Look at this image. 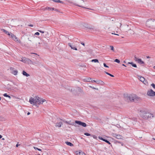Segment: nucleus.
<instances>
[{"mask_svg": "<svg viewBox=\"0 0 155 155\" xmlns=\"http://www.w3.org/2000/svg\"><path fill=\"white\" fill-rule=\"evenodd\" d=\"M35 99L32 97L30 98L29 102L31 104H33V105L36 106L37 103L38 104H42V103L46 101L45 99H43L37 96H35Z\"/></svg>", "mask_w": 155, "mask_h": 155, "instance_id": "f257e3e1", "label": "nucleus"}, {"mask_svg": "<svg viewBox=\"0 0 155 155\" xmlns=\"http://www.w3.org/2000/svg\"><path fill=\"white\" fill-rule=\"evenodd\" d=\"M140 115L143 118L146 119H151L154 117L153 114L143 110L140 111Z\"/></svg>", "mask_w": 155, "mask_h": 155, "instance_id": "f03ea898", "label": "nucleus"}, {"mask_svg": "<svg viewBox=\"0 0 155 155\" xmlns=\"http://www.w3.org/2000/svg\"><path fill=\"white\" fill-rule=\"evenodd\" d=\"M126 98L127 100H129L130 101H133L135 102H137L140 99V97H138L134 94L127 96Z\"/></svg>", "mask_w": 155, "mask_h": 155, "instance_id": "7ed1b4c3", "label": "nucleus"}, {"mask_svg": "<svg viewBox=\"0 0 155 155\" xmlns=\"http://www.w3.org/2000/svg\"><path fill=\"white\" fill-rule=\"evenodd\" d=\"M146 24L148 27L155 28V20L149 19L146 22Z\"/></svg>", "mask_w": 155, "mask_h": 155, "instance_id": "20e7f679", "label": "nucleus"}, {"mask_svg": "<svg viewBox=\"0 0 155 155\" xmlns=\"http://www.w3.org/2000/svg\"><path fill=\"white\" fill-rule=\"evenodd\" d=\"M12 38V40L15 41L17 43H20L21 41L20 40L18 39L17 37H16L15 35H14L12 33H11L10 36Z\"/></svg>", "mask_w": 155, "mask_h": 155, "instance_id": "39448f33", "label": "nucleus"}, {"mask_svg": "<svg viewBox=\"0 0 155 155\" xmlns=\"http://www.w3.org/2000/svg\"><path fill=\"white\" fill-rule=\"evenodd\" d=\"M147 95L150 96H154L155 95V92L152 89L148 90L147 92Z\"/></svg>", "mask_w": 155, "mask_h": 155, "instance_id": "423d86ee", "label": "nucleus"}, {"mask_svg": "<svg viewBox=\"0 0 155 155\" xmlns=\"http://www.w3.org/2000/svg\"><path fill=\"white\" fill-rule=\"evenodd\" d=\"M75 123L78 124L82 126L85 127L87 126V124L86 123L84 122H82L80 121L75 120Z\"/></svg>", "mask_w": 155, "mask_h": 155, "instance_id": "0eeeda50", "label": "nucleus"}, {"mask_svg": "<svg viewBox=\"0 0 155 155\" xmlns=\"http://www.w3.org/2000/svg\"><path fill=\"white\" fill-rule=\"evenodd\" d=\"M113 136L119 139H122L123 138V137L121 135L117 134H113Z\"/></svg>", "mask_w": 155, "mask_h": 155, "instance_id": "6e6552de", "label": "nucleus"}, {"mask_svg": "<svg viewBox=\"0 0 155 155\" xmlns=\"http://www.w3.org/2000/svg\"><path fill=\"white\" fill-rule=\"evenodd\" d=\"M48 39L45 38H44V39L41 40V42H42V44H43L44 46H46L47 45V43L46 40H48Z\"/></svg>", "mask_w": 155, "mask_h": 155, "instance_id": "1a4fd4ad", "label": "nucleus"}, {"mask_svg": "<svg viewBox=\"0 0 155 155\" xmlns=\"http://www.w3.org/2000/svg\"><path fill=\"white\" fill-rule=\"evenodd\" d=\"M68 45L69 46H70L71 48L73 50H77V49L76 48V47H75L74 46H73L72 45V44L71 43H68Z\"/></svg>", "mask_w": 155, "mask_h": 155, "instance_id": "9d476101", "label": "nucleus"}, {"mask_svg": "<svg viewBox=\"0 0 155 155\" xmlns=\"http://www.w3.org/2000/svg\"><path fill=\"white\" fill-rule=\"evenodd\" d=\"M69 3L71 4H72L73 5H76V6H79V7H82V8H86V9H89L88 8H87L86 7H84L83 6H82L81 5H78V4H76L75 3H74V2H69Z\"/></svg>", "mask_w": 155, "mask_h": 155, "instance_id": "9b49d317", "label": "nucleus"}, {"mask_svg": "<svg viewBox=\"0 0 155 155\" xmlns=\"http://www.w3.org/2000/svg\"><path fill=\"white\" fill-rule=\"evenodd\" d=\"M128 64H131L132 66L134 67H137V66L136 64H135L133 62H128L127 64V65H128Z\"/></svg>", "mask_w": 155, "mask_h": 155, "instance_id": "f8f14e48", "label": "nucleus"}, {"mask_svg": "<svg viewBox=\"0 0 155 155\" xmlns=\"http://www.w3.org/2000/svg\"><path fill=\"white\" fill-rule=\"evenodd\" d=\"M22 74L24 76H25L26 77L29 76L30 75L29 74L27 73L25 71H23L22 72Z\"/></svg>", "mask_w": 155, "mask_h": 155, "instance_id": "ddd939ff", "label": "nucleus"}, {"mask_svg": "<svg viewBox=\"0 0 155 155\" xmlns=\"http://www.w3.org/2000/svg\"><path fill=\"white\" fill-rule=\"evenodd\" d=\"M26 59L27 60H26V63H27L29 64H33L32 61L30 59L28 58H27V59Z\"/></svg>", "mask_w": 155, "mask_h": 155, "instance_id": "4468645a", "label": "nucleus"}, {"mask_svg": "<svg viewBox=\"0 0 155 155\" xmlns=\"http://www.w3.org/2000/svg\"><path fill=\"white\" fill-rule=\"evenodd\" d=\"M26 59H27V58H26L25 57H23V58H22L21 60H20V61L25 63H26V60H27Z\"/></svg>", "mask_w": 155, "mask_h": 155, "instance_id": "2eb2a0df", "label": "nucleus"}, {"mask_svg": "<svg viewBox=\"0 0 155 155\" xmlns=\"http://www.w3.org/2000/svg\"><path fill=\"white\" fill-rule=\"evenodd\" d=\"M96 83L103 85L104 84V83L101 80H98L96 81Z\"/></svg>", "mask_w": 155, "mask_h": 155, "instance_id": "dca6fc26", "label": "nucleus"}, {"mask_svg": "<svg viewBox=\"0 0 155 155\" xmlns=\"http://www.w3.org/2000/svg\"><path fill=\"white\" fill-rule=\"evenodd\" d=\"M62 124V123L61 122H60L59 123H56L55 125L56 127H61V125Z\"/></svg>", "mask_w": 155, "mask_h": 155, "instance_id": "f3484780", "label": "nucleus"}, {"mask_svg": "<svg viewBox=\"0 0 155 155\" xmlns=\"http://www.w3.org/2000/svg\"><path fill=\"white\" fill-rule=\"evenodd\" d=\"M65 143L68 145L69 146H74V145L71 143L70 142H68V141H66L65 142Z\"/></svg>", "mask_w": 155, "mask_h": 155, "instance_id": "a211bd4d", "label": "nucleus"}, {"mask_svg": "<svg viewBox=\"0 0 155 155\" xmlns=\"http://www.w3.org/2000/svg\"><path fill=\"white\" fill-rule=\"evenodd\" d=\"M139 79L140 81L143 82H144L145 79L143 77L141 76H139Z\"/></svg>", "mask_w": 155, "mask_h": 155, "instance_id": "6ab92c4d", "label": "nucleus"}, {"mask_svg": "<svg viewBox=\"0 0 155 155\" xmlns=\"http://www.w3.org/2000/svg\"><path fill=\"white\" fill-rule=\"evenodd\" d=\"M137 62L138 63H139L140 64H144V62L143 61L140 59H138Z\"/></svg>", "mask_w": 155, "mask_h": 155, "instance_id": "aec40b11", "label": "nucleus"}, {"mask_svg": "<svg viewBox=\"0 0 155 155\" xmlns=\"http://www.w3.org/2000/svg\"><path fill=\"white\" fill-rule=\"evenodd\" d=\"M91 78H85L83 80L84 81H86V82H91L90 81V80H91Z\"/></svg>", "mask_w": 155, "mask_h": 155, "instance_id": "412c9836", "label": "nucleus"}, {"mask_svg": "<svg viewBox=\"0 0 155 155\" xmlns=\"http://www.w3.org/2000/svg\"><path fill=\"white\" fill-rule=\"evenodd\" d=\"M54 2H59L63 4L64 2L62 1H61L60 0H53Z\"/></svg>", "mask_w": 155, "mask_h": 155, "instance_id": "4be33fe9", "label": "nucleus"}, {"mask_svg": "<svg viewBox=\"0 0 155 155\" xmlns=\"http://www.w3.org/2000/svg\"><path fill=\"white\" fill-rule=\"evenodd\" d=\"M77 155H85V154L84 152H83L82 151L79 152L78 153H77Z\"/></svg>", "mask_w": 155, "mask_h": 155, "instance_id": "5701e85b", "label": "nucleus"}, {"mask_svg": "<svg viewBox=\"0 0 155 155\" xmlns=\"http://www.w3.org/2000/svg\"><path fill=\"white\" fill-rule=\"evenodd\" d=\"M41 44H42V42H38V44L36 45V48H40L41 47Z\"/></svg>", "mask_w": 155, "mask_h": 155, "instance_id": "b1692460", "label": "nucleus"}, {"mask_svg": "<svg viewBox=\"0 0 155 155\" xmlns=\"http://www.w3.org/2000/svg\"><path fill=\"white\" fill-rule=\"evenodd\" d=\"M18 71L17 70H13L12 72V73L14 75H16L18 73Z\"/></svg>", "mask_w": 155, "mask_h": 155, "instance_id": "393cba45", "label": "nucleus"}, {"mask_svg": "<svg viewBox=\"0 0 155 155\" xmlns=\"http://www.w3.org/2000/svg\"><path fill=\"white\" fill-rule=\"evenodd\" d=\"M92 62H94L95 63L97 62L99 63V61L97 59H94L91 61Z\"/></svg>", "mask_w": 155, "mask_h": 155, "instance_id": "a878e982", "label": "nucleus"}, {"mask_svg": "<svg viewBox=\"0 0 155 155\" xmlns=\"http://www.w3.org/2000/svg\"><path fill=\"white\" fill-rule=\"evenodd\" d=\"M105 73L107 74L110 76L111 77H114V76L113 75H112L111 74H110L107 72L106 71H105Z\"/></svg>", "mask_w": 155, "mask_h": 155, "instance_id": "bb28decb", "label": "nucleus"}, {"mask_svg": "<svg viewBox=\"0 0 155 155\" xmlns=\"http://www.w3.org/2000/svg\"><path fill=\"white\" fill-rule=\"evenodd\" d=\"M64 122H65L66 124H70V125H74V123H70V122H69V121L68 122V121H65Z\"/></svg>", "mask_w": 155, "mask_h": 155, "instance_id": "cd10ccee", "label": "nucleus"}, {"mask_svg": "<svg viewBox=\"0 0 155 155\" xmlns=\"http://www.w3.org/2000/svg\"><path fill=\"white\" fill-rule=\"evenodd\" d=\"M46 9H48L49 10H54V8H50V7H47L46 8Z\"/></svg>", "mask_w": 155, "mask_h": 155, "instance_id": "c85d7f7f", "label": "nucleus"}, {"mask_svg": "<svg viewBox=\"0 0 155 155\" xmlns=\"http://www.w3.org/2000/svg\"><path fill=\"white\" fill-rule=\"evenodd\" d=\"M3 96L4 97H8L9 98H11V97L9 95H7L6 93L4 94H3Z\"/></svg>", "mask_w": 155, "mask_h": 155, "instance_id": "c756f323", "label": "nucleus"}, {"mask_svg": "<svg viewBox=\"0 0 155 155\" xmlns=\"http://www.w3.org/2000/svg\"><path fill=\"white\" fill-rule=\"evenodd\" d=\"M98 138H99L100 139V140H102L104 141V142H105V140H106V139H105L103 138L102 137H100V136H99V137H98Z\"/></svg>", "mask_w": 155, "mask_h": 155, "instance_id": "7c9ffc66", "label": "nucleus"}, {"mask_svg": "<svg viewBox=\"0 0 155 155\" xmlns=\"http://www.w3.org/2000/svg\"><path fill=\"white\" fill-rule=\"evenodd\" d=\"M77 90L79 92H83L82 90L79 87H77Z\"/></svg>", "mask_w": 155, "mask_h": 155, "instance_id": "2f4dec72", "label": "nucleus"}, {"mask_svg": "<svg viewBox=\"0 0 155 155\" xmlns=\"http://www.w3.org/2000/svg\"><path fill=\"white\" fill-rule=\"evenodd\" d=\"M112 140H114V141L115 143H121V142L116 140H114L113 138H112Z\"/></svg>", "mask_w": 155, "mask_h": 155, "instance_id": "473e14b6", "label": "nucleus"}, {"mask_svg": "<svg viewBox=\"0 0 155 155\" xmlns=\"http://www.w3.org/2000/svg\"><path fill=\"white\" fill-rule=\"evenodd\" d=\"M5 33L6 34L8 35L9 36H10V35H11V33H9V32L7 31H6L5 32Z\"/></svg>", "mask_w": 155, "mask_h": 155, "instance_id": "72a5a7b5", "label": "nucleus"}, {"mask_svg": "<svg viewBox=\"0 0 155 155\" xmlns=\"http://www.w3.org/2000/svg\"><path fill=\"white\" fill-rule=\"evenodd\" d=\"M114 61L115 62H117V63H120V61L117 59H116Z\"/></svg>", "mask_w": 155, "mask_h": 155, "instance_id": "f704fd0d", "label": "nucleus"}, {"mask_svg": "<svg viewBox=\"0 0 155 155\" xmlns=\"http://www.w3.org/2000/svg\"><path fill=\"white\" fill-rule=\"evenodd\" d=\"M105 142H106V143H107L109 144L110 145H111V146H112V145L110 143L109 141L107 140H105Z\"/></svg>", "mask_w": 155, "mask_h": 155, "instance_id": "c9c22d12", "label": "nucleus"}, {"mask_svg": "<svg viewBox=\"0 0 155 155\" xmlns=\"http://www.w3.org/2000/svg\"><path fill=\"white\" fill-rule=\"evenodd\" d=\"M34 148L35 150H38L39 151H41V149H39V148H38L37 147H34Z\"/></svg>", "mask_w": 155, "mask_h": 155, "instance_id": "e433bc0d", "label": "nucleus"}, {"mask_svg": "<svg viewBox=\"0 0 155 155\" xmlns=\"http://www.w3.org/2000/svg\"><path fill=\"white\" fill-rule=\"evenodd\" d=\"M134 60H135L136 61H138V59H139V58H137L136 57V56H134Z\"/></svg>", "mask_w": 155, "mask_h": 155, "instance_id": "4c0bfd02", "label": "nucleus"}, {"mask_svg": "<svg viewBox=\"0 0 155 155\" xmlns=\"http://www.w3.org/2000/svg\"><path fill=\"white\" fill-rule=\"evenodd\" d=\"M143 83H144L146 85H148V82H147V80L145 81H145H144V82H143Z\"/></svg>", "mask_w": 155, "mask_h": 155, "instance_id": "58836bf2", "label": "nucleus"}, {"mask_svg": "<svg viewBox=\"0 0 155 155\" xmlns=\"http://www.w3.org/2000/svg\"><path fill=\"white\" fill-rule=\"evenodd\" d=\"M84 134L86 136H91V134L88 133H85Z\"/></svg>", "mask_w": 155, "mask_h": 155, "instance_id": "ea45409f", "label": "nucleus"}, {"mask_svg": "<svg viewBox=\"0 0 155 155\" xmlns=\"http://www.w3.org/2000/svg\"><path fill=\"white\" fill-rule=\"evenodd\" d=\"M89 87L91 88H92V89H96V90H98V89L97 88H95L94 87H92L91 86H89Z\"/></svg>", "mask_w": 155, "mask_h": 155, "instance_id": "a19ab883", "label": "nucleus"}, {"mask_svg": "<svg viewBox=\"0 0 155 155\" xmlns=\"http://www.w3.org/2000/svg\"><path fill=\"white\" fill-rule=\"evenodd\" d=\"M151 86H152L153 88L155 89V85L154 84L152 83L151 84Z\"/></svg>", "mask_w": 155, "mask_h": 155, "instance_id": "79ce46f5", "label": "nucleus"}, {"mask_svg": "<svg viewBox=\"0 0 155 155\" xmlns=\"http://www.w3.org/2000/svg\"><path fill=\"white\" fill-rule=\"evenodd\" d=\"M110 49L111 50H112L113 51H114V47H113V46H110Z\"/></svg>", "mask_w": 155, "mask_h": 155, "instance_id": "37998d69", "label": "nucleus"}, {"mask_svg": "<svg viewBox=\"0 0 155 155\" xmlns=\"http://www.w3.org/2000/svg\"><path fill=\"white\" fill-rule=\"evenodd\" d=\"M69 90H70V91H71V92H72L73 93H74V89H73L72 88H71V89H69Z\"/></svg>", "mask_w": 155, "mask_h": 155, "instance_id": "c03bdc74", "label": "nucleus"}, {"mask_svg": "<svg viewBox=\"0 0 155 155\" xmlns=\"http://www.w3.org/2000/svg\"><path fill=\"white\" fill-rule=\"evenodd\" d=\"M103 64H104V67H106V68H109V67L107 65L106 63H104Z\"/></svg>", "mask_w": 155, "mask_h": 155, "instance_id": "a18cd8bd", "label": "nucleus"}, {"mask_svg": "<svg viewBox=\"0 0 155 155\" xmlns=\"http://www.w3.org/2000/svg\"><path fill=\"white\" fill-rule=\"evenodd\" d=\"M78 40V39H76V38H73V40L75 42H77V40Z\"/></svg>", "mask_w": 155, "mask_h": 155, "instance_id": "49530a36", "label": "nucleus"}, {"mask_svg": "<svg viewBox=\"0 0 155 155\" xmlns=\"http://www.w3.org/2000/svg\"><path fill=\"white\" fill-rule=\"evenodd\" d=\"M92 136L93 137L94 139H96L97 138V137L96 136L92 135Z\"/></svg>", "mask_w": 155, "mask_h": 155, "instance_id": "de8ad7c7", "label": "nucleus"}, {"mask_svg": "<svg viewBox=\"0 0 155 155\" xmlns=\"http://www.w3.org/2000/svg\"><path fill=\"white\" fill-rule=\"evenodd\" d=\"M88 28H89V29H94V27H88Z\"/></svg>", "mask_w": 155, "mask_h": 155, "instance_id": "09e8293b", "label": "nucleus"}, {"mask_svg": "<svg viewBox=\"0 0 155 155\" xmlns=\"http://www.w3.org/2000/svg\"><path fill=\"white\" fill-rule=\"evenodd\" d=\"M1 31H2L5 33V32L6 31V30H5L4 29H1Z\"/></svg>", "mask_w": 155, "mask_h": 155, "instance_id": "8fccbe9b", "label": "nucleus"}, {"mask_svg": "<svg viewBox=\"0 0 155 155\" xmlns=\"http://www.w3.org/2000/svg\"><path fill=\"white\" fill-rule=\"evenodd\" d=\"M40 34V33L38 32H36L35 34V35H39Z\"/></svg>", "mask_w": 155, "mask_h": 155, "instance_id": "3c124183", "label": "nucleus"}, {"mask_svg": "<svg viewBox=\"0 0 155 155\" xmlns=\"http://www.w3.org/2000/svg\"><path fill=\"white\" fill-rule=\"evenodd\" d=\"M38 31L39 32H41V33H43L44 32V31H41V30H38Z\"/></svg>", "mask_w": 155, "mask_h": 155, "instance_id": "603ef678", "label": "nucleus"}, {"mask_svg": "<svg viewBox=\"0 0 155 155\" xmlns=\"http://www.w3.org/2000/svg\"><path fill=\"white\" fill-rule=\"evenodd\" d=\"M91 82H96V81H95V80H93V81H92L91 80Z\"/></svg>", "mask_w": 155, "mask_h": 155, "instance_id": "864d4df0", "label": "nucleus"}, {"mask_svg": "<svg viewBox=\"0 0 155 155\" xmlns=\"http://www.w3.org/2000/svg\"><path fill=\"white\" fill-rule=\"evenodd\" d=\"M31 39H31V38H28V40L29 41H31Z\"/></svg>", "mask_w": 155, "mask_h": 155, "instance_id": "5fc2aeb1", "label": "nucleus"}, {"mask_svg": "<svg viewBox=\"0 0 155 155\" xmlns=\"http://www.w3.org/2000/svg\"><path fill=\"white\" fill-rule=\"evenodd\" d=\"M81 44L82 45H83V46H85V44L83 42H81Z\"/></svg>", "mask_w": 155, "mask_h": 155, "instance_id": "6e6d98bb", "label": "nucleus"}, {"mask_svg": "<svg viewBox=\"0 0 155 155\" xmlns=\"http://www.w3.org/2000/svg\"><path fill=\"white\" fill-rule=\"evenodd\" d=\"M28 26H31V27H32L33 26V25H31V24L29 25Z\"/></svg>", "mask_w": 155, "mask_h": 155, "instance_id": "4d7b16f0", "label": "nucleus"}, {"mask_svg": "<svg viewBox=\"0 0 155 155\" xmlns=\"http://www.w3.org/2000/svg\"><path fill=\"white\" fill-rule=\"evenodd\" d=\"M121 143V145L122 146H123L124 145V143L122 142H121V143Z\"/></svg>", "mask_w": 155, "mask_h": 155, "instance_id": "13d9d810", "label": "nucleus"}, {"mask_svg": "<svg viewBox=\"0 0 155 155\" xmlns=\"http://www.w3.org/2000/svg\"><path fill=\"white\" fill-rule=\"evenodd\" d=\"M30 114V112H28L27 114L28 115H29Z\"/></svg>", "mask_w": 155, "mask_h": 155, "instance_id": "bf43d9fd", "label": "nucleus"}, {"mask_svg": "<svg viewBox=\"0 0 155 155\" xmlns=\"http://www.w3.org/2000/svg\"><path fill=\"white\" fill-rule=\"evenodd\" d=\"M14 68H12V67H11V68H10V69L11 70H13Z\"/></svg>", "mask_w": 155, "mask_h": 155, "instance_id": "052dcab7", "label": "nucleus"}, {"mask_svg": "<svg viewBox=\"0 0 155 155\" xmlns=\"http://www.w3.org/2000/svg\"><path fill=\"white\" fill-rule=\"evenodd\" d=\"M19 146V145L18 144H17L16 146V147H18V146Z\"/></svg>", "mask_w": 155, "mask_h": 155, "instance_id": "680f3d73", "label": "nucleus"}, {"mask_svg": "<svg viewBox=\"0 0 155 155\" xmlns=\"http://www.w3.org/2000/svg\"><path fill=\"white\" fill-rule=\"evenodd\" d=\"M122 66H124L125 67H126V65H125V64H122Z\"/></svg>", "mask_w": 155, "mask_h": 155, "instance_id": "e2e57ef3", "label": "nucleus"}, {"mask_svg": "<svg viewBox=\"0 0 155 155\" xmlns=\"http://www.w3.org/2000/svg\"><path fill=\"white\" fill-rule=\"evenodd\" d=\"M2 137V136L0 134V139Z\"/></svg>", "mask_w": 155, "mask_h": 155, "instance_id": "0e129e2a", "label": "nucleus"}, {"mask_svg": "<svg viewBox=\"0 0 155 155\" xmlns=\"http://www.w3.org/2000/svg\"><path fill=\"white\" fill-rule=\"evenodd\" d=\"M32 38L33 39V38H35V37L34 36H32Z\"/></svg>", "mask_w": 155, "mask_h": 155, "instance_id": "69168bd1", "label": "nucleus"}, {"mask_svg": "<svg viewBox=\"0 0 155 155\" xmlns=\"http://www.w3.org/2000/svg\"><path fill=\"white\" fill-rule=\"evenodd\" d=\"M147 58H150V57L149 56H147Z\"/></svg>", "mask_w": 155, "mask_h": 155, "instance_id": "338daca9", "label": "nucleus"}, {"mask_svg": "<svg viewBox=\"0 0 155 155\" xmlns=\"http://www.w3.org/2000/svg\"><path fill=\"white\" fill-rule=\"evenodd\" d=\"M54 9H55V11H58V10H57V9H55V8H54Z\"/></svg>", "mask_w": 155, "mask_h": 155, "instance_id": "774afa93", "label": "nucleus"}]
</instances>
